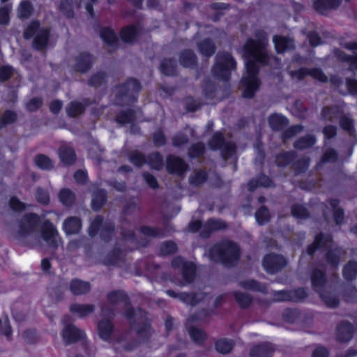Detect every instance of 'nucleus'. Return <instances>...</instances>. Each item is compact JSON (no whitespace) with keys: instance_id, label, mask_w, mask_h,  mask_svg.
I'll return each mask as SVG.
<instances>
[{"instance_id":"1","label":"nucleus","mask_w":357,"mask_h":357,"mask_svg":"<svg viewBox=\"0 0 357 357\" xmlns=\"http://www.w3.org/2000/svg\"><path fill=\"white\" fill-rule=\"evenodd\" d=\"M268 39L266 34L261 33L257 40H248L240 50L245 59L246 73L242 78L244 87L243 96L251 98L259 86V81L257 77L259 64L268 63L270 59L266 53Z\"/></svg>"},{"instance_id":"2","label":"nucleus","mask_w":357,"mask_h":357,"mask_svg":"<svg viewBox=\"0 0 357 357\" xmlns=\"http://www.w3.org/2000/svg\"><path fill=\"white\" fill-rule=\"evenodd\" d=\"M208 255L212 261L229 266L238 259L240 251L235 243L230 241H224L213 246L209 251Z\"/></svg>"},{"instance_id":"3","label":"nucleus","mask_w":357,"mask_h":357,"mask_svg":"<svg viewBox=\"0 0 357 357\" xmlns=\"http://www.w3.org/2000/svg\"><path fill=\"white\" fill-rule=\"evenodd\" d=\"M236 67V62L228 53H221L216 56V63L213 69V73L218 77L227 80L229 72Z\"/></svg>"},{"instance_id":"4","label":"nucleus","mask_w":357,"mask_h":357,"mask_svg":"<svg viewBox=\"0 0 357 357\" xmlns=\"http://www.w3.org/2000/svg\"><path fill=\"white\" fill-rule=\"evenodd\" d=\"M287 264L286 260L280 255H268L263 261L264 269L270 273H274L283 268Z\"/></svg>"},{"instance_id":"5","label":"nucleus","mask_w":357,"mask_h":357,"mask_svg":"<svg viewBox=\"0 0 357 357\" xmlns=\"http://www.w3.org/2000/svg\"><path fill=\"white\" fill-rule=\"evenodd\" d=\"M172 265L175 268L182 267L185 283H190L192 281L195 275V266L192 263L185 262L181 257H176L172 261Z\"/></svg>"},{"instance_id":"6","label":"nucleus","mask_w":357,"mask_h":357,"mask_svg":"<svg viewBox=\"0 0 357 357\" xmlns=\"http://www.w3.org/2000/svg\"><path fill=\"white\" fill-rule=\"evenodd\" d=\"M63 341L66 344H70L84 337V333L73 325H67L62 332Z\"/></svg>"},{"instance_id":"7","label":"nucleus","mask_w":357,"mask_h":357,"mask_svg":"<svg viewBox=\"0 0 357 357\" xmlns=\"http://www.w3.org/2000/svg\"><path fill=\"white\" fill-rule=\"evenodd\" d=\"M209 146L212 149H221L224 154L230 155L235 152L236 147L234 144L228 143L223 144V139L221 133H215L209 143Z\"/></svg>"},{"instance_id":"8","label":"nucleus","mask_w":357,"mask_h":357,"mask_svg":"<svg viewBox=\"0 0 357 357\" xmlns=\"http://www.w3.org/2000/svg\"><path fill=\"white\" fill-rule=\"evenodd\" d=\"M58 231L50 222H45L42 229L43 239L53 248H56L58 242Z\"/></svg>"},{"instance_id":"9","label":"nucleus","mask_w":357,"mask_h":357,"mask_svg":"<svg viewBox=\"0 0 357 357\" xmlns=\"http://www.w3.org/2000/svg\"><path fill=\"white\" fill-rule=\"evenodd\" d=\"M309 74L314 79L325 82L327 81V77L324 74L322 71L319 69H313L312 70H307V69H301L298 71L293 72L291 76L294 79L298 80L301 79L305 75Z\"/></svg>"},{"instance_id":"10","label":"nucleus","mask_w":357,"mask_h":357,"mask_svg":"<svg viewBox=\"0 0 357 357\" xmlns=\"http://www.w3.org/2000/svg\"><path fill=\"white\" fill-rule=\"evenodd\" d=\"M167 294L172 297H175V298L178 297L181 301L186 303L188 304L192 305H196L201 300L204 299V298L206 297V296L202 293L196 294V295L181 293V294L177 295L172 290H168L167 291Z\"/></svg>"},{"instance_id":"11","label":"nucleus","mask_w":357,"mask_h":357,"mask_svg":"<svg viewBox=\"0 0 357 357\" xmlns=\"http://www.w3.org/2000/svg\"><path fill=\"white\" fill-rule=\"evenodd\" d=\"M167 167L171 172L181 174L186 169V165L181 158L171 155L167 158Z\"/></svg>"},{"instance_id":"12","label":"nucleus","mask_w":357,"mask_h":357,"mask_svg":"<svg viewBox=\"0 0 357 357\" xmlns=\"http://www.w3.org/2000/svg\"><path fill=\"white\" fill-rule=\"evenodd\" d=\"M39 221V218L36 215H26L20 225V232L22 234L28 233L33 229Z\"/></svg>"},{"instance_id":"13","label":"nucleus","mask_w":357,"mask_h":357,"mask_svg":"<svg viewBox=\"0 0 357 357\" xmlns=\"http://www.w3.org/2000/svg\"><path fill=\"white\" fill-rule=\"evenodd\" d=\"M81 220L76 217L67 218L63 224V229L66 234H77L81 229Z\"/></svg>"},{"instance_id":"14","label":"nucleus","mask_w":357,"mask_h":357,"mask_svg":"<svg viewBox=\"0 0 357 357\" xmlns=\"http://www.w3.org/2000/svg\"><path fill=\"white\" fill-rule=\"evenodd\" d=\"M273 43L275 50L278 53H282L287 50H290L294 47V42L291 39L280 36H275L273 38Z\"/></svg>"},{"instance_id":"15","label":"nucleus","mask_w":357,"mask_h":357,"mask_svg":"<svg viewBox=\"0 0 357 357\" xmlns=\"http://www.w3.org/2000/svg\"><path fill=\"white\" fill-rule=\"evenodd\" d=\"M273 351L271 344L264 343L253 347L250 351V357H271Z\"/></svg>"},{"instance_id":"16","label":"nucleus","mask_w":357,"mask_h":357,"mask_svg":"<svg viewBox=\"0 0 357 357\" xmlns=\"http://www.w3.org/2000/svg\"><path fill=\"white\" fill-rule=\"evenodd\" d=\"M94 310V307L92 305H81V304H73L70 307L71 313L78 317H84L91 314Z\"/></svg>"},{"instance_id":"17","label":"nucleus","mask_w":357,"mask_h":357,"mask_svg":"<svg viewBox=\"0 0 357 357\" xmlns=\"http://www.w3.org/2000/svg\"><path fill=\"white\" fill-rule=\"evenodd\" d=\"M280 296L278 298V300H289L293 301H299L306 296L305 291L303 289H298L291 291H282L279 292Z\"/></svg>"},{"instance_id":"18","label":"nucleus","mask_w":357,"mask_h":357,"mask_svg":"<svg viewBox=\"0 0 357 357\" xmlns=\"http://www.w3.org/2000/svg\"><path fill=\"white\" fill-rule=\"evenodd\" d=\"M337 337L339 341L346 342L352 337V327L349 323L341 324L337 329Z\"/></svg>"},{"instance_id":"19","label":"nucleus","mask_w":357,"mask_h":357,"mask_svg":"<svg viewBox=\"0 0 357 357\" xmlns=\"http://www.w3.org/2000/svg\"><path fill=\"white\" fill-rule=\"evenodd\" d=\"M59 155L61 160L66 165L73 163L76 158L73 150L66 146H63L60 148Z\"/></svg>"},{"instance_id":"20","label":"nucleus","mask_w":357,"mask_h":357,"mask_svg":"<svg viewBox=\"0 0 357 357\" xmlns=\"http://www.w3.org/2000/svg\"><path fill=\"white\" fill-rule=\"evenodd\" d=\"M75 68L80 72H85L91 65V58L89 54H83L76 60Z\"/></svg>"},{"instance_id":"21","label":"nucleus","mask_w":357,"mask_h":357,"mask_svg":"<svg viewBox=\"0 0 357 357\" xmlns=\"http://www.w3.org/2000/svg\"><path fill=\"white\" fill-rule=\"evenodd\" d=\"M90 289L89 284L80 280H73L70 284L71 291L76 295L88 292Z\"/></svg>"},{"instance_id":"22","label":"nucleus","mask_w":357,"mask_h":357,"mask_svg":"<svg viewBox=\"0 0 357 357\" xmlns=\"http://www.w3.org/2000/svg\"><path fill=\"white\" fill-rule=\"evenodd\" d=\"M269 124L273 130H279L287 124V119L279 114H273L269 118Z\"/></svg>"},{"instance_id":"23","label":"nucleus","mask_w":357,"mask_h":357,"mask_svg":"<svg viewBox=\"0 0 357 357\" xmlns=\"http://www.w3.org/2000/svg\"><path fill=\"white\" fill-rule=\"evenodd\" d=\"M98 329L101 339L104 340H109L112 331V325L110 321L107 320L100 321L98 324Z\"/></svg>"},{"instance_id":"24","label":"nucleus","mask_w":357,"mask_h":357,"mask_svg":"<svg viewBox=\"0 0 357 357\" xmlns=\"http://www.w3.org/2000/svg\"><path fill=\"white\" fill-rule=\"evenodd\" d=\"M48 33L47 29H40L38 31L34 39V47L36 49L40 50L46 45Z\"/></svg>"},{"instance_id":"25","label":"nucleus","mask_w":357,"mask_h":357,"mask_svg":"<svg viewBox=\"0 0 357 357\" xmlns=\"http://www.w3.org/2000/svg\"><path fill=\"white\" fill-rule=\"evenodd\" d=\"M357 264L354 261L349 262L343 269V275L347 280H352L356 278Z\"/></svg>"},{"instance_id":"26","label":"nucleus","mask_w":357,"mask_h":357,"mask_svg":"<svg viewBox=\"0 0 357 357\" xmlns=\"http://www.w3.org/2000/svg\"><path fill=\"white\" fill-rule=\"evenodd\" d=\"M233 347V342L226 339L219 340L215 343V349L217 351L223 354L230 352Z\"/></svg>"},{"instance_id":"27","label":"nucleus","mask_w":357,"mask_h":357,"mask_svg":"<svg viewBox=\"0 0 357 357\" xmlns=\"http://www.w3.org/2000/svg\"><path fill=\"white\" fill-rule=\"evenodd\" d=\"M61 202L66 206H71L75 202L74 194L68 189H63L59 194Z\"/></svg>"},{"instance_id":"28","label":"nucleus","mask_w":357,"mask_h":357,"mask_svg":"<svg viewBox=\"0 0 357 357\" xmlns=\"http://www.w3.org/2000/svg\"><path fill=\"white\" fill-rule=\"evenodd\" d=\"M105 202V192L100 190L96 192L91 201V206L94 210H98Z\"/></svg>"},{"instance_id":"29","label":"nucleus","mask_w":357,"mask_h":357,"mask_svg":"<svg viewBox=\"0 0 357 357\" xmlns=\"http://www.w3.org/2000/svg\"><path fill=\"white\" fill-rule=\"evenodd\" d=\"M32 12V6L28 1H22L17 9V15L21 19L27 18Z\"/></svg>"},{"instance_id":"30","label":"nucleus","mask_w":357,"mask_h":357,"mask_svg":"<svg viewBox=\"0 0 357 357\" xmlns=\"http://www.w3.org/2000/svg\"><path fill=\"white\" fill-rule=\"evenodd\" d=\"M138 30L134 26H129L121 31V38L125 42H132L137 36Z\"/></svg>"},{"instance_id":"31","label":"nucleus","mask_w":357,"mask_h":357,"mask_svg":"<svg viewBox=\"0 0 357 357\" xmlns=\"http://www.w3.org/2000/svg\"><path fill=\"white\" fill-rule=\"evenodd\" d=\"M35 163L39 168L43 169H50L53 167L52 160L44 155L36 157Z\"/></svg>"},{"instance_id":"32","label":"nucleus","mask_w":357,"mask_h":357,"mask_svg":"<svg viewBox=\"0 0 357 357\" xmlns=\"http://www.w3.org/2000/svg\"><path fill=\"white\" fill-rule=\"evenodd\" d=\"M316 142L314 136L310 135L306 137L299 139L295 143V147L299 149H304L310 147Z\"/></svg>"},{"instance_id":"33","label":"nucleus","mask_w":357,"mask_h":357,"mask_svg":"<svg viewBox=\"0 0 357 357\" xmlns=\"http://www.w3.org/2000/svg\"><path fill=\"white\" fill-rule=\"evenodd\" d=\"M240 286L244 289L255 290L257 291L264 292L266 287L263 285L257 284L255 280H248L240 282Z\"/></svg>"},{"instance_id":"34","label":"nucleus","mask_w":357,"mask_h":357,"mask_svg":"<svg viewBox=\"0 0 357 357\" xmlns=\"http://www.w3.org/2000/svg\"><path fill=\"white\" fill-rule=\"evenodd\" d=\"M181 63L185 67H190L195 63V56L190 50L184 52L180 58Z\"/></svg>"},{"instance_id":"35","label":"nucleus","mask_w":357,"mask_h":357,"mask_svg":"<svg viewBox=\"0 0 357 357\" xmlns=\"http://www.w3.org/2000/svg\"><path fill=\"white\" fill-rule=\"evenodd\" d=\"M337 204L338 202L336 199H333L330 202L331 209L333 211L335 221L339 225L343 220L344 213L341 208L337 207Z\"/></svg>"},{"instance_id":"36","label":"nucleus","mask_w":357,"mask_h":357,"mask_svg":"<svg viewBox=\"0 0 357 357\" xmlns=\"http://www.w3.org/2000/svg\"><path fill=\"white\" fill-rule=\"evenodd\" d=\"M162 73L167 75H172L175 73V63L170 59L164 60L160 66Z\"/></svg>"},{"instance_id":"37","label":"nucleus","mask_w":357,"mask_h":357,"mask_svg":"<svg viewBox=\"0 0 357 357\" xmlns=\"http://www.w3.org/2000/svg\"><path fill=\"white\" fill-rule=\"evenodd\" d=\"M66 111L69 116H75L82 113L84 107L79 102H73L68 106Z\"/></svg>"},{"instance_id":"38","label":"nucleus","mask_w":357,"mask_h":357,"mask_svg":"<svg viewBox=\"0 0 357 357\" xmlns=\"http://www.w3.org/2000/svg\"><path fill=\"white\" fill-rule=\"evenodd\" d=\"M12 10V6L10 4H7L1 8H0V24H8L10 20L9 13Z\"/></svg>"},{"instance_id":"39","label":"nucleus","mask_w":357,"mask_h":357,"mask_svg":"<svg viewBox=\"0 0 357 357\" xmlns=\"http://www.w3.org/2000/svg\"><path fill=\"white\" fill-rule=\"evenodd\" d=\"M100 37L109 45L114 44L116 40V36L114 33L109 29H104L100 33Z\"/></svg>"},{"instance_id":"40","label":"nucleus","mask_w":357,"mask_h":357,"mask_svg":"<svg viewBox=\"0 0 357 357\" xmlns=\"http://www.w3.org/2000/svg\"><path fill=\"white\" fill-rule=\"evenodd\" d=\"M255 218L259 225H263L268 221L270 218L269 212L266 208L261 207L256 212Z\"/></svg>"},{"instance_id":"41","label":"nucleus","mask_w":357,"mask_h":357,"mask_svg":"<svg viewBox=\"0 0 357 357\" xmlns=\"http://www.w3.org/2000/svg\"><path fill=\"white\" fill-rule=\"evenodd\" d=\"M189 335L192 340L197 343L202 342L206 338L205 333L196 328H190L189 330Z\"/></svg>"},{"instance_id":"42","label":"nucleus","mask_w":357,"mask_h":357,"mask_svg":"<svg viewBox=\"0 0 357 357\" xmlns=\"http://www.w3.org/2000/svg\"><path fill=\"white\" fill-rule=\"evenodd\" d=\"M199 48L200 52L206 56L212 55L215 51L214 45L209 40L203 41V43L199 44Z\"/></svg>"},{"instance_id":"43","label":"nucleus","mask_w":357,"mask_h":357,"mask_svg":"<svg viewBox=\"0 0 357 357\" xmlns=\"http://www.w3.org/2000/svg\"><path fill=\"white\" fill-rule=\"evenodd\" d=\"M17 119V114L11 111L4 113L2 119H0V129L3 126L14 122Z\"/></svg>"},{"instance_id":"44","label":"nucleus","mask_w":357,"mask_h":357,"mask_svg":"<svg viewBox=\"0 0 357 357\" xmlns=\"http://www.w3.org/2000/svg\"><path fill=\"white\" fill-rule=\"evenodd\" d=\"M234 296L236 298V301L238 302V303L242 307H245L250 305L251 303V298L248 294L240 293V292H235Z\"/></svg>"},{"instance_id":"45","label":"nucleus","mask_w":357,"mask_h":357,"mask_svg":"<svg viewBox=\"0 0 357 357\" xmlns=\"http://www.w3.org/2000/svg\"><path fill=\"white\" fill-rule=\"evenodd\" d=\"M292 215L299 219L305 218L307 216V212L305 208L300 205H295L292 207Z\"/></svg>"},{"instance_id":"46","label":"nucleus","mask_w":357,"mask_h":357,"mask_svg":"<svg viewBox=\"0 0 357 357\" xmlns=\"http://www.w3.org/2000/svg\"><path fill=\"white\" fill-rule=\"evenodd\" d=\"M325 282L323 273L319 271H314L312 276V283L315 287L321 286Z\"/></svg>"},{"instance_id":"47","label":"nucleus","mask_w":357,"mask_h":357,"mask_svg":"<svg viewBox=\"0 0 357 357\" xmlns=\"http://www.w3.org/2000/svg\"><path fill=\"white\" fill-rule=\"evenodd\" d=\"M1 335H4L7 338H9L11 335V329L7 317H5L3 321H0Z\"/></svg>"},{"instance_id":"48","label":"nucleus","mask_w":357,"mask_h":357,"mask_svg":"<svg viewBox=\"0 0 357 357\" xmlns=\"http://www.w3.org/2000/svg\"><path fill=\"white\" fill-rule=\"evenodd\" d=\"M340 250L335 249L330 251L327 255V261L333 266H336L339 262Z\"/></svg>"},{"instance_id":"49","label":"nucleus","mask_w":357,"mask_h":357,"mask_svg":"<svg viewBox=\"0 0 357 357\" xmlns=\"http://www.w3.org/2000/svg\"><path fill=\"white\" fill-rule=\"evenodd\" d=\"M176 245L173 242H167L161 245L160 250L162 254L169 255L176 251Z\"/></svg>"},{"instance_id":"50","label":"nucleus","mask_w":357,"mask_h":357,"mask_svg":"<svg viewBox=\"0 0 357 357\" xmlns=\"http://www.w3.org/2000/svg\"><path fill=\"white\" fill-rule=\"evenodd\" d=\"M324 238V237L323 235H319L316 236L314 244L310 246L307 249V252L309 255H312L317 248L325 244Z\"/></svg>"},{"instance_id":"51","label":"nucleus","mask_w":357,"mask_h":357,"mask_svg":"<svg viewBox=\"0 0 357 357\" xmlns=\"http://www.w3.org/2000/svg\"><path fill=\"white\" fill-rule=\"evenodd\" d=\"M206 179V174L203 172H198L192 176L190 178V183L194 185H199Z\"/></svg>"},{"instance_id":"52","label":"nucleus","mask_w":357,"mask_h":357,"mask_svg":"<svg viewBox=\"0 0 357 357\" xmlns=\"http://www.w3.org/2000/svg\"><path fill=\"white\" fill-rule=\"evenodd\" d=\"M61 10L67 17L73 16L71 11V1L70 0H61Z\"/></svg>"},{"instance_id":"53","label":"nucleus","mask_w":357,"mask_h":357,"mask_svg":"<svg viewBox=\"0 0 357 357\" xmlns=\"http://www.w3.org/2000/svg\"><path fill=\"white\" fill-rule=\"evenodd\" d=\"M320 296L328 306L331 307H334L337 305L338 301L334 296L326 295L322 293H321Z\"/></svg>"},{"instance_id":"54","label":"nucleus","mask_w":357,"mask_h":357,"mask_svg":"<svg viewBox=\"0 0 357 357\" xmlns=\"http://www.w3.org/2000/svg\"><path fill=\"white\" fill-rule=\"evenodd\" d=\"M206 227L211 230H218L225 227V224L220 220H211L208 221Z\"/></svg>"},{"instance_id":"55","label":"nucleus","mask_w":357,"mask_h":357,"mask_svg":"<svg viewBox=\"0 0 357 357\" xmlns=\"http://www.w3.org/2000/svg\"><path fill=\"white\" fill-rule=\"evenodd\" d=\"M39 28V23L38 22H32L29 27L26 29L24 33V36L26 38H30L36 32V30Z\"/></svg>"},{"instance_id":"56","label":"nucleus","mask_w":357,"mask_h":357,"mask_svg":"<svg viewBox=\"0 0 357 357\" xmlns=\"http://www.w3.org/2000/svg\"><path fill=\"white\" fill-rule=\"evenodd\" d=\"M9 205L15 211H20L25 208V205L15 197L10 198Z\"/></svg>"},{"instance_id":"57","label":"nucleus","mask_w":357,"mask_h":357,"mask_svg":"<svg viewBox=\"0 0 357 357\" xmlns=\"http://www.w3.org/2000/svg\"><path fill=\"white\" fill-rule=\"evenodd\" d=\"M102 222V218L100 216H98L93 220V221L91 223V226L89 230V234L91 236H93L96 233L97 229Z\"/></svg>"},{"instance_id":"58","label":"nucleus","mask_w":357,"mask_h":357,"mask_svg":"<svg viewBox=\"0 0 357 357\" xmlns=\"http://www.w3.org/2000/svg\"><path fill=\"white\" fill-rule=\"evenodd\" d=\"M36 199L38 202L43 204H47L50 202V197L48 194L41 189L38 190L36 194Z\"/></svg>"},{"instance_id":"59","label":"nucleus","mask_w":357,"mask_h":357,"mask_svg":"<svg viewBox=\"0 0 357 357\" xmlns=\"http://www.w3.org/2000/svg\"><path fill=\"white\" fill-rule=\"evenodd\" d=\"M303 130V127L300 125H297L295 126H292L289 129H288L284 133V138L287 139L289 137H293L294 135H296L298 132H300Z\"/></svg>"},{"instance_id":"60","label":"nucleus","mask_w":357,"mask_h":357,"mask_svg":"<svg viewBox=\"0 0 357 357\" xmlns=\"http://www.w3.org/2000/svg\"><path fill=\"white\" fill-rule=\"evenodd\" d=\"M130 160L131 161L132 163L137 166L142 165L144 162L143 156L137 152L132 153L130 155Z\"/></svg>"},{"instance_id":"61","label":"nucleus","mask_w":357,"mask_h":357,"mask_svg":"<svg viewBox=\"0 0 357 357\" xmlns=\"http://www.w3.org/2000/svg\"><path fill=\"white\" fill-rule=\"evenodd\" d=\"M13 74V69L9 66H4L0 68V79L2 81L8 79Z\"/></svg>"},{"instance_id":"62","label":"nucleus","mask_w":357,"mask_h":357,"mask_svg":"<svg viewBox=\"0 0 357 357\" xmlns=\"http://www.w3.org/2000/svg\"><path fill=\"white\" fill-rule=\"evenodd\" d=\"M42 105V100L39 98H33L27 104L26 108L29 111H35L38 109Z\"/></svg>"},{"instance_id":"63","label":"nucleus","mask_w":357,"mask_h":357,"mask_svg":"<svg viewBox=\"0 0 357 357\" xmlns=\"http://www.w3.org/2000/svg\"><path fill=\"white\" fill-rule=\"evenodd\" d=\"M337 56L340 59H342L344 61H347V60L349 61L351 68L357 70V54L355 56H352L351 58H349L344 54L340 53L337 55Z\"/></svg>"},{"instance_id":"64","label":"nucleus","mask_w":357,"mask_h":357,"mask_svg":"<svg viewBox=\"0 0 357 357\" xmlns=\"http://www.w3.org/2000/svg\"><path fill=\"white\" fill-rule=\"evenodd\" d=\"M204 147L202 144H197L192 147L190 155L191 157H197L204 152Z\"/></svg>"}]
</instances>
